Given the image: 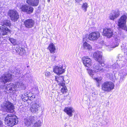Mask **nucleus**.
Masks as SVG:
<instances>
[{
    "label": "nucleus",
    "mask_w": 127,
    "mask_h": 127,
    "mask_svg": "<svg viewBox=\"0 0 127 127\" xmlns=\"http://www.w3.org/2000/svg\"><path fill=\"white\" fill-rule=\"evenodd\" d=\"M11 74L9 73L5 74L0 77V87L1 88L5 89L7 91L13 90L15 89L14 84L12 83L5 84L11 81L12 80Z\"/></svg>",
    "instance_id": "f257e3e1"
},
{
    "label": "nucleus",
    "mask_w": 127,
    "mask_h": 127,
    "mask_svg": "<svg viewBox=\"0 0 127 127\" xmlns=\"http://www.w3.org/2000/svg\"><path fill=\"white\" fill-rule=\"evenodd\" d=\"M50 75V73L48 71H46L45 73V76L47 77H49Z\"/></svg>",
    "instance_id": "c9c22d12"
},
{
    "label": "nucleus",
    "mask_w": 127,
    "mask_h": 127,
    "mask_svg": "<svg viewBox=\"0 0 127 127\" xmlns=\"http://www.w3.org/2000/svg\"><path fill=\"white\" fill-rule=\"evenodd\" d=\"M55 80L58 83L62 82L64 81V77L62 76L58 75L55 76Z\"/></svg>",
    "instance_id": "5701e85b"
},
{
    "label": "nucleus",
    "mask_w": 127,
    "mask_h": 127,
    "mask_svg": "<svg viewBox=\"0 0 127 127\" xmlns=\"http://www.w3.org/2000/svg\"><path fill=\"white\" fill-rule=\"evenodd\" d=\"M34 23V21L32 19H27L24 22V24L25 27L28 29L33 27Z\"/></svg>",
    "instance_id": "9b49d317"
},
{
    "label": "nucleus",
    "mask_w": 127,
    "mask_h": 127,
    "mask_svg": "<svg viewBox=\"0 0 127 127\" xmlns=\"http://www.w3.org/2000/svg\"><path fill=\"white\" fill-rule=\"evenodd\" d=\"M28 5H24L22 6L21 8V11L24 12H26L27 13V9H28Z\"/></svg>",
    "instance_id": "a878e982"
},
{
    "label": "nucleus",
    "mask_w": 127,
    "mask_h": 127,
    "mask_svg": "<svg viewBox=\"0 0 127 127\" xmlns=\"http://www.w3.org/2000/svg\"><path fill=\"white\" fill-rule=\"evenodd\" d=\"M48 0V1L49 2V1H50V0Z\"/></svg>",
    "instance_id": "a19ab883"
},
{
    "label": "nucleus",
    "mask_w": 127,
    "mask_h": 127,
    "mask_svg": "<svg viewBox=\"0 0 127 127\" xmlns=\"http://www.w3.org/2000/svg\"><path fill=\"white\" fill-rule=\"evenodd\" d=\"M3 26H6L10 27L11 25V24L9 20H6L4 22Z\"/></svg>",
    "instance_id": "cd10ccee"
},
{
    "label": "nucleus",
    "mask_w": 127,
    "mask_h": 127,
    "mask_svg": "<svg viewBox=\"0 0 127 127\" xmlns=\"http://www.w3.org/2000/svg\"><path fill=\"white\" fill-rule=\"evenodd\" d=\"M8 15L11 19L13 21H16L19 18L18 12L16 11L10 10L8 12Z\"/></svg>",
    "instance_id": "6e6552de"
},
{
    "label": "nucleus",
    "mask_w": 127,
    "mask_h": 127,
    "mask_svg": "<svg viewBox=\"0 0 127 127\" xmlns=\"http://www.w3.org/2000/svg\"><path fill=\"white\" fill-rule=\"evenodd\" d=\"M58 84L59 85L63 86V87L65 86V84L63 83V81L62 82H59Z\"/></svg>",
    "instance_id": "4c0bfd02"
},
{
    "label": "nucleus",
    "mask_w": 127,
    "mask_h": 127,
    "mask_svg": "<svg viewBox=\"0 0 127 127\" xmlns=\"http://www.w3.org/2000/svg\"><path fill=\"white\" fill-rule=\"evenodd\" d=\"M1 106L7 112L12 113L14 111V106L13 104L9 101H5L1 104Z\"/></svg>",
    "instance_id": "20e7f679"
},
{
    "label": "nucleus",
    "mask_w": 127,
    "mask_h": 127,
    "mask_svg": "<svg viewBox=\"0 0 127 127\" xmlns=\"http://www.w3.org/2000/svg\"><path fill=\"white\" fill-rule=\"evenodd\" d=\"M67 90L66 86L63 87L61 89V92L63 94H65L67 92Z\"/></svg>",
    "instance_id": "7c9ffc66"
},
{
    "label": "nucleus",
    "mask_w": 127,
    "mask_h": 127,
    "mask_svg": "<svg viewBox=\"0 0 127 127\" xmlns=\"http://www.w3.org/2000/svg\"><path fill=\"white\" fill-rule=\"evenodd\" d=\"M27 97L31 98V96H32V94L31 92H27Z\"/></svg>",
    "instance_id": "f704fd0d"
},
{
    "label": "nucleus",
    "mask_w": 127,
    "mask_h": 127,
    "mask_svg": "<svg viewBox=\"0 0 127 127\" xmlns=\"http://www.w3.org/2000/svg\"><path fill=\"white\" fill-rule=\"evenodd\" d=\"M120 12L118 9L113 10L111 12L109 18L110 19L114 20L120 15Z\"/></svg>",
    "instance_id": "ddd939ff"
},
{
    "label": "nucleus",
    "mask_w": 127,
    "mask_h": 127,
    "mask_svg": "<svg viewBox=\"0 0 127 127\" xmlns=\"http://www.w3.org/2000/svg\"><path fill=\"white\" fill-rule=\"evenodd\" d=\"M0 27V35H5L7 34L10 30L7 27L4 26Z\"/></svg>",
    "instance_id": "6ab92c4d"
},
{
    "label": "nucleus",
    "mask_w": 127,
    "mask_h": 127,
    "mask_svg": "<svg viewBox=\"0 0 127 127\" xmlns=\"http://www.w3.org/2000/svg\"><path fill=\"white\" fill-rule=\"evenodd\" d=\"M103 33L104 35L108 38L111 37L113 35V31L110 29L105 28L103 30Z\"/></svg>",
    "instance_id": "2eb2a0df"
},
{
    "label": "nucleus",
    "mask_w": 127,
    "mask_h": 127,
    "mask_svg": "<svg viewBox=\"0 0 127 127\" xmlns=\"http://www.w3.org/2000/svg\"><path fill=\"white\" fill-rule=\"evenodd\" d=\"M127 19V16L125 15H123L119 19L118 26L121 28L127 31V27L126 23Z\"/></svg>",
    "instance_id": "423d86ee"
},
{
    "label": "nucleus",
    "mask_w": 127,
    "mask_h": 127,
    "mask_svg": "<svg viewBox=\"0 0 127 127\" xmlns=\"http://www.w3.org/2000/svg\"><path fill=\"white\" fill-rule=\"evenodd\" d=\"M48 49L49 50L50 52L52 54L55 53L56 50L55 46L53 43H51L49 45Z\"/></svg>",
    "instance_id": "412c9836"
},
{
    "label": "nucleus",
    "mask_w": 127,
    "mask_h": 127,
    "mask_svg": "<svg viewBox=\"0 0 127 127\" xmlns=\"http://www.w3.org/2000/svg\"><path fill=\"white\" fill-rule=\"evenodd\" d=\"M35 118L33 116H31L29 117L25 118L23 123L25 125L28 127L30 126L35 122Z\"/></svg>",
    "instance_id": "1a4fd4ad"
},
{
    "label": "nucleus",
    "mask_w": 127,
    "mask_h": 127,
    "mask_svg": "<svg viewBox=\"0 0 127 127\" xmlns=\"http://www.w3.org/2000/svg\"><path fill=\"white\" fill-rule=\"evenodd\" d=\"M119 65L117 64H115L112 65V67L113 69H116L118 67Z\"/></svg>",
    "instance_id": "e433bc0d"
},
{
    "label": "nucleus",
    "mask_w": 127,
    "mask_h": 127,
    "mask_svg": "<svg viewBox=\"0 0 127 127\" xmlns=\"http://www.w3.org/2000/svg\"><path fill=\"white\" fill-rule=\"evenodd\" d=\"M41 123L40 121H38L34 123V125L35 127H40Z\"/></svg>",
    "instance_id": "2f4dec72"
},
{
    "label": "nucleus",
    "mask_w": 127,
    "mask_h": 127,
    "mask_svg": "<svg viewBox=\"0 0 127 127\" xmlns=\"http://www.w3.org/2000/svg\"><path fill=\"white\" fill-rule=\"evenodd\" d=\"M35 98V95H32V96H31V98H30L31 99H32V98Z\"/></svg>",
    "instance_id": "ea45409f"
},
{
    "label": "nucleus",
    "mask_w": 127,
    "mask_h": 127,
    "mask_svg": "<svg viewBox=\"0 0 127 127\" xmlns=\"http://www.w3.org/2000/svg\"><path fill=\"white\" fill-rule=\"evenodd\" d=\"M53 71L54 73L57 74H60L64 72L65 70L63 68L62 66L58 65L54 66Z\"/></svg>",
    "instance_id": "f8f14e48"
},
{
    "label": "nucleus",
    "mask_w": 127,
    "mask_h": 127,
    "mask_svg": "<svg viewBox=\"0 0 127 127\" xmlns=\"http://www.w3.org/2000/svg\"><path fill=\"white\" fill-rule=\"evenodd\" d=\"M99 64L97 63H95L92 66L93 70L91 69L88 68L87 70L88 72L90 75L93 78L95 79L97 82L99 83L101 80V79L99 77H97L96 76V75L95 73L99 72H100L104 71L103 69L100 67H99Z\"/></svg>",
    "instance_id": "f03ea898"
},
{
    "label": "nucleus",
    "mask_w": 127,
    "mask_h": 127,
    "mask_svg": "<svg viewBox=\"0 0 127 127\" xmlns=\"http://www.w3.org/2000/svg\"><path fill=\"white\" fill-rule=\"evenodd\" d=\"M82 61L85 66L89 67L91 66L92 61L88 57H83L82 58Z\"/></svg>",
    "instance_id": "9d476101"
},
{
    "label": "nucleus",
    "mask_w": 127,
    "mask_h": 127,
    "mask_svg": "<svg viewBox=\"0 0 127 127\" xmlns=\"http://www.w3.org/2000/svg\"><path fill=\"white\" fill-rule=\"evenodd\" d=\"M102 53L101 52L98 51L94 53L93 56L94 58L98 62V63L101 65V66H103L104 65V64L103 62L101 61L102 59ZM95 63H97L99 64V65L98 62L95 63Z\"/></svg>",
    "instance_id": "0eeeda50"
},
{
    "label": "nucleus",
    "mask_w": 127,
    "mask_h": 127,
    "mask_svg": "<svg viewBox=\"0 0 127 127\" xmlns=\"http://www.w3.org/2000/svg\"><path fill=\"white\" fill-rule=\"evenodd\" d=\"M40 107V104L39 103H35L32 105L30 110L32 113H35L38 111Z\"/></svg>",
    "instance_id": "dca6fc26"
},
{
    "label": "nucleus",
    "mask_w": 127,
    "mask_h": 127,
    "mask_svg": "<svg viewBox=\"0 0 127 127\" xmlns=\"http://www.w3.org/2000/svg\"><path fill=\"white\" fill-rule=\"evenodd\" d=\"M52 58H51V61L53 62H55L56 60V56L55 55H52V56H51Z\"/></svg>",
    "instance_id": "72a5a7b5"
},
{
    "label": "nucleus",
    "mask_w": 127,
    "mask_h": 127,
    "mask_svg": "<svg viewBox=\"0 0 127 127\" xmlns=\"http://www.w3.org/2000/svg\"><path fill=\"white\" fill-rule=\"evenodd\" d=\"M5 123L7 125L12 127L17 124L18 122L17 117L13 114H8L5 118Z\"/></svg>",
    "instance_id": "7ed1b4c3"
},
{
    "label": "nucleus",
    "mask_w": 127,
    "mask_h": 127,
    "mask_svg": "<svg viewBox=\"0 0 127 127\" xmlns=\"http://www.w3.org/2000/svg\"><path fill=\"white\" fill-rule=\"evenodd\" d=\"M76 2L79 3L82 1L83 0H75Z\"/></svg>",
    "instance_id": "58836bf2"
},
{
    "label": "nucleus",
    "mask_w": 127,
    "mask_h": 127,
    "mask_svg": "<svg viewBox=\"0 0 127 127\" xmlns=\"http://www.w3.org/2000/svg\"><path fill=\"white\" fill-rule=\"evenodd\" d=\"M88 4L87 3H85L81 7L83 10H84L85 12L87 11V8L88 7Z\"/></svg>",
    "instance_id": "bb28decb"
},
{
    "label": "nucleus",
    "mask_w": 127,
    "mask_h": 127,
    "mask_svg": "<svg viewBox=\"0 0 127 127\" xmlns=\"http://www.w3.org/2000/svg\"><path fill=\"white\" fill-rule=\"evenodd\" d=\"M114 84L112 82L106 81L102 84L101 89L104 92H109L114 89Z\"/></svg>",
    "instance_id": "39448f33"
},
{
    "label": "nucleus",
    "mask_w": 127,
    "mask_h": 127,
    "mask_svg": "<svg viewBox=\"0 0 127 127\" xmlns=\"http://www.w3.org/2000/svg\"><path fill=\"white\" fill-rule=\"evenodd\" d=\"M26 1L29 5L33 6H36L38 5L39 0H26Z\"/></svg>",
    "instance_id": "aec40b11"
},
{
    "label": "nucleus",
    "mask_w": 127,
    "mask_h": 127,
    "mask_svg": "<svg viewBox=\"0 0 127 127\" xmlns=\"http://www.w3.org/2000/svg\"><path fill=\"white\" fill-rule=\"evenodd\" d=\"M64 111L70 117L73 116V113L74 112V109L71 107H65L64 109Z\"/></svg>",
    "instance_id": "f3484780"
},
{
    "label": "nucleus",
    "mask_w": 127,
    "mask_h": 127,
    "mask_svg": "<svg viewBox=\"0 0 127 127\" xmlns=\"http://www.w3.org/2000/svg\"><path fill=\"white\" fill-rule=\"evenodd\" d=\"M15 50L19 54L21 55H22V54H23L25 52V51L24 49H23L22 48L19 47H17Z\"/></svg>",
    "instance_id": "4be33fe9"
},
{
    "label": "nucleus",
    "mask_w": 127,
    "mask_h": 127,
    "mask_svg": "<svg viewBox=\"0 0 127 127\" xmlns=\"http://www.w3.org/2000/svg\"><path fill=\"white\" fill-rule=\"evenodd\" d=\"M83 47L84 49L89 50H90L92 49V47L89 44L86 42H85L83 45Z\"/></svg>",
    "instance_id": "b1692460"
},
{
    "label": "nucleus",
    "mask_w": 127,
    "mask_h": 127,
    "mask_svg": "<svg viewBox=\"0 0 127 127\" xmlns=\"http://www.w3.org/2000/svg\"><path fill=\"white\" fill-rule=\"evenodd\" d=\"M9 40L10 41L11 43L15 45L16 44V40L13 38H9Z\"/></svg>",
    "instance_id": "473e14b6"
},
{
    "label": "nucleus",
    "mask_w": 127,
    "mask_h": 127,
    "mask_svg": "<svg viewBox=\"0 0 127 127\" xmlns=\"http://www.w3.org/2000/svg\"><path fill=\"white\" fill-rule=\"evenodd\" d=\"M14 85L15 86V89L17 88H19L20 89H25L26 87L25 84L23 83V81L22 80L18 81Z\"/></svg>",
    "instance_id": "a211bd4d"
},
{
    "label": "nucleus",
    "mask_w": 127,
    "mask_h": 127,
    "mask_svg": "<svg viewBox=\"0 0 127 127\" xmlns=\"http://www.w3.org/2000/svg\"><path fill=\"white\" fill-rule=\"evenodd\" d=\"M28 9H27V13L28 14H30L32 13L33 11V8L31 6H28Z\"/></svg>",
    "instance_id": "393cba45"
},
{
    "label": "nucleus",
    "mask_w": 127,
    "mask_h": 127,
    "mask_svg": "<svg viewBox=\"0 0 127 127\" xmlns=\"http://www.w3.org/2000/svg\"><path fill=\"white\" fill-rule=\"evenodd\" d=\"M100 35V33L98 32H93L90 34L89 39L91 40H96L98 39Z\"/></svg>",
    "instance_id": "4468645a"
},
{
    "label": "nucleus",
    "mask_w": 127,
    "mask_h": 127,
    "mask_svg": "<svg viewBox=\"0 0 127 127\" xmlns=\"http://www.w3.org/2000/svg\"><path fill=\"white\" fill-rule=\"evenodd\" d=\"M118 45H117L116 46H117Z\"/></svg>",
    "instance_id": "79ce46f5"
},
{
    "label": "nucleus",
    "mask_w": 127,
    "mask_h": 127,
    "mask_svg": "<svg viewBox=\"0 0 127 127\" xmlns=\"http://www.w3.org/2000/svg\"><path fill=\"white\" fill-rule=\"evenodd\" d=\"M22 71L21 70H20L19 68H17L15 72L16 73V74L17 75H18L19 76H21V74L22 73Z\"/></svg>",
    "instance_id": "c85d7f7f"
},
{
    "label": "nucleus",
    "mask_w": 127,
    "mask_h": 127,
    "mask_svg": "<svg viewBox=\"0 0 127 127\" xmlns=\"http://www.w3.org/2000/svg\"><path fill=\"white\" fill-rule=\"evenodd\" d=\"M24 77H26L29 80L32 79V76L30 73H27L25 75Z\"/></svg>",
    "instance_id": "c756f323"
}]
</instances>
